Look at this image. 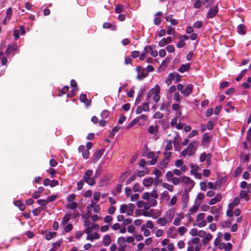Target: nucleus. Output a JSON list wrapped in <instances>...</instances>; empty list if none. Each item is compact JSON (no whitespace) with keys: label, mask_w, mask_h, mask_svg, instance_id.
Masks as SVG:
<instances>
[{"label":"nucleus","mask_w":251,"mask_h":251,"mask_svg":"<svg viewBox=\"0 0 251 251\" xmlns=\"http://www.w3.org/2000/svg\"><path fill=\"white\" fill-rule=\"evenodd\" d=\"M158 197V192L155 189L153 190L151 193L149 192L144 193L142 197L143 200L146 202V207H148L149 209L157 205V202L156 199H157Z\"/></svg>","instance_id":"obj_1"},{"label":"nucleus","mask_w":251,"mask_h":251,"mask_svg":"<svg viewBox=\"0 0 251 251\" xmlns=\"http://www.w3.org/2000/svg\"><path fill=\"white\" fill-rule=\"evenodd\" d=\"M198 146V142L194 141L191 142L186 149H184L181 153L182 156H191L196 151Z\"/></svg>","instance_id":"obj_2"},{"label":"nucleus","mask_w":251,"mask_h":251,"mask_svg":"<svg viewBox=\"0 0 251 251\" xmlns=\"http://www.w3.org/2000/svg\"><path fill=\"white\" fill-rule=\"evenodd\" d=\"M181 182L184 186V190L187 192H190L194 187L195 183L188 176H183L181 177Z\"/></svg>","instance_id":"obj_3"},{"label":"nucleus","mask_w":251,"mask_h":251,"mask_svg":"<svg viewBox=\"0 0 251 251\" xmlns=\"http://www.w3.org/2000/svg\"><path fill=\"white\" fill-rule=\"evenodd\" d=\"M135 207L132 203L123 204L120 206V212L121 213H126L128 216H131L133 214Z\"/></svg>","instance_id":"obj_4"},{"label":"nucleus","mask_w":251,"mask_h":251,"mask_svg":"<svg viewBox=\"0 0 251 251\" xmlns=\"http://www.w3.org/2000/svg\"><path fill=\"white\" fill-rule=\"evenodd\" d=\"M93 172L92 170H88L85 173L83 176V180L88 185L93 186L95 184V176H93Z\"/></svg>","instance_id":"obj_5"},{"label":"nucleus","mask_w":251,"mask_h":251,"mask_svg":"<svg viewBox=\"0 0 251 251\" xmlns=\"http://www.w3.org/2000/svg\"><path fill=\"white\" fill-rule=\"evenodd\" d=\"M160 87L158 85H156L154 88H152L147 94V97L149 98L152 97L153 99L156 102H158L160 99L159 96Z\"/></svg>","instance_id":"obj_6"},{"label":"nucleus","mask_w":251,"mask_h":251,"mask_svg":"<svg viewBox=\"0 0 251 251\" xmlns=\"http://www.w3.org/2000/svg\"><path fill=\"white\" fill-rule=\"evenodd\" d=\"M138 73L137 79L141 80L144 78L146 77L148 75V73L145 68H142L141 67L138 66L136 69Z\"/></svg>","instance_id":"obj_7"},{"label":"nucleus","mask_w":251,"mask_h":251,"mask_svg":"<svg viewBox=\"0 0 251 251\" xmlns=\"http://www.w3.org/2000/svg\"><path fill=\"white\" fill-rule=\"evenodd\" d=\"M219 11V8L217 5L210 7L206 14V18L212 19L215 17Z\"/></svg>","instance_id":"obj_8"},{"label":"nucleus","mask_w":251,"mask_h":251,"mask_svg":"<svg viewBox=\"0 0 251 251\" xmlns=\"http://www.w3.org/2000/svg\"><path fill=\"white\" fill-rule=\"evenodd\" d=\"M190 167L191 169L190 171L191 174L194 175L196 178L201 179L202 177V175L201 173L198 172L199 167L198 165L191 164H190Z\"/></svg>","instance_id":"obj_9"},{"label":"nucleus","mask_w":251,"mask_h":251,"mask_svg":"<svg viewBox=\"0 0 251 251\" xmlns=\"http://www.w3.org/2000/svg\"><path fill=\"white\" fill-rule=\"evenodd\" d=\"M160 212H159L158 214L153 215V210L150 209H143L142 210V215L145 217H152L154 219L159 216Z\"/></svg>","instance_id":"obj_10"},{"label":"nucleus","mask_w":251,"mask_h":251,"mask_svg":"<svg viewBox=\"0 0 251 251\" xmlns=\"http://www.w3.org/2000/svg\"><path fill=\"white\" fill-rule=\"evenodd\" d=\"M175 212V208H171L170 210H168L165 214L164 215V218L169 222V223L172 221L173 217L174 216Z\"/></svg>","instance_id":"obj_11"},{"label":"nucleus","mask_w":251,"mask_h":251,"mask_svg":"<svg viewBox=\"0 0 251 251\" xmlns=\"http://www.w3.org/2000/svg\"><path fill=\"white\" fill-rule=\"evenodd\" d=\"M182 201V204L183 208H186L187 206L189 201V192L184 191L181 198Z\"/></svg>","instance_id":"obj_12"},{"label":"nucleus","mask_w":251,"mask_h":251,"mask_svg":"<svg viewBox=\"0 0 251 251\" xmlns=\"http://www.w3.org/2000/svg\"><path fill=\"white\" fill-rule=\"evenodd\" d=\"M193 87L194 86L192 84H188L184 89H183L181 94H182L184 97H187L189 96L192 93Z\"/></svg>","instance_id":"obj_13"},{"label":"nucleus","mask_w":251,"mask_h":251,"mask_svg":"<svg viewBox=\"0 0 251 251\" xmlns=\"http://www.w3.org/2000/svg\"><path fill=\"white\" fill-rule=\"evenodd\" d=\"M152 47L150 46H146L144 48V50H143L139 56V59L140 60H143L145 59L146 55L151 51Z\"/></svg>","instance_id":"obj_14"},{"label":"nucleus","mask_w":251,"mask_h":251,"mask_svg":"<svg viewBox=\"0 0 251 251\" xmlns=\"http://www.w3.org/2000/svg\"><path fill=\"white\" fill-rule=\"evenodd\" d=\"M71 83V86L73 88L72 90L71 93V94H69L67 95V96L68 97H73L75 95V92L78 90V89L76 87L77 83H76V82L75 80L72 79L71 81V83Z\"/></svg>","instance_id":"obj_15"},{"label":"nucleus","mask_w":251,"mask_h":251,"mask_svg":"<svg viewBox=\"0 0 251 251\" xmlns=\"http://www.w3.org/2000/svg\"><path fill=\"white\" fill-rule=\"evenodd\" d=\"M172 38L170 36L168 37L167 38H162L159 42L158 45L160 47H163L166 45L172 43Z\"/></svg>","instance_id":"obj_16"},{"label":"nucleus","mask_w":251,"mask_h":251,"mask_svg":"<svg viewBox=\"0 0 251 251\" xmlns=\"http://www.w3.org/2000/svg\"><path fill=\"white\" fill-rule=\"evenodd\" d=\"M17 49L18 46L16 44L9 45L5 50L6 55L9 56L12 52L16 50Z\"/></svg>","instance_id":"obj_17"},{"label":"nucleus","mask_w":251,"mask_h":251,"mask_svg":"<svg viewBox=\"0 0 251 251\" xmlns=\"http://www.w3.org/2000/svg\"><path fill=\"white\" fill-rule=\"evenodd\" d=\"M209 0H196L193 4V7L196 9L200 8L202 4H204Z\"/></svg>","instance_id":"obj_18"},{"label":"nucleus","mask_w":251,"mask_h":251,"mask_svg":"<svg viewBox=\"0 0 251 251\" xmlns=\"http://www.w3.org/2000/svg\"><path fill=\"white\" fill-rule=\"evenodd\" d=\"M191 68V64L190 63H187L185 64H182L178 69V71H179L181 73H183L186 72H188L189 71Z\"/></svg>","instance_id":"obj_19"},{"label":"nucleus","mask_w":251,"mask_h":251,"mask_svg":"<svg viewBox=\"0 0 251 251\" xmlns=\"http://www.w3.org/2000/svg\"><path fill=\"white\" fill-rule=\"evenodd\" d=\"M79 100L82 102H84L86 106L91 105V100H87L86 95L82 94L80 95Z\"/></svg>","instance_id":"obj_20"},{"label":"nucleus","mask_w":251,"mask_h":251,"mask_svg":"<svg viewBox=\"0 0 251 251\" xmlns=\"http://www.w3.org/2000/svg\"><path fill=\"white\" fill-rule=\"evenodd\" d=\"M240 203V199L239 197H235L232 202L228 204V208L233 209L235 206L238 205Z\"/></svg>","instance_id":"obj_21"},{"label":"nucleus","mask_w":251,"mask_h":251,"mask_svg":"<svg viewBox=\"0 0 251 251\" xmlns=\"http://www.w3.org/2000/svg\"><path fill=\"white\" fill-rule=\"evenodd\" d=\"M71 214L70 213H66L65 216L63 217L62 220V222L61 223V226H65L67 224H68V222L70 221L71 219Z\"/></svg>","instance_id":"obj_22"},{"label":"nucleus","mask_w":251,"mask_h":251,"mask_svg":"<svg viewBox=\"0 0 251 251\" xmlns=\"http://www.w3.org/2000/svg\"><path fill=\"white\" fill-rule=\"evenodd\" d=\"M156 224L160 226H165L167 224H169V222L164 218L160 217L156 220Z\"/></svg>","instance_id":"obj_23"},{"label":"nucleus","mask_w":251,"mask_h":251,"mask_svg":"<svg viewBox=\"0 0 251 251\" xmlns=\"http://www.w3.org/2000/svg\"><path fill=\"white\" fill-rule=\"evenodd\" d=\"M143 185L145 187H149L153 183V179L152 177L145 178L143 181Z\"/></svg>","instance_id":"obj_24"},{"label":"nucleus","mask_w":251,"mask_h":251,"mask_svg":"<svg viewBox=\"0 0 251 251\" xmlns=\"http://www.w3.org/2000/svg\"><path fill=\"white\" fill-rule=\"evenodd\" d=\"M222 199L221 195L220 194L217 195L214 198L211 199L209 202V204L211 205H213L217 203L218 201H221Z\"/></svg>","instance_id":"obj_25"},{"label":"nucleus","mask_w":251,"mask_h":251,"mask_svg":"<svg viewBox=\"0 0 251 251\" xmlns=\"http://www.w3.org/2000/svg\"><path fill=\"white\" fill-rule=\"evenodd\" d=\"M111 241V239L109 235L107 234L104 236L102 240V243L104 246H108L110 244Z\"/></svg>","instance_id":"obj_26"},{"label":"nucleus","mask_w":251,"mask_h":251,"mask_svg":"<svg viewBox=\"0 0 251 251\" xmlns=\"http://www.w3.org/2000/svg\"><path fill=\"white\" fill-rule=\"evenodd\" d=\"M175 73H170L166 79V83L168 85H170L172 81L175 80Z\"/></svg>","instance_id":"obj_27"},{"label":"nucleus","mask_w":251,"mask_h":251,"mask_svg":"<svg viewBox=\"0 0 251 251\" xmlns=\"http://www.w3.org/2000/svg\"><path fill=\"white\" fill-rule=\"evenodd\" d=\"M2 49L0 47V59L1 60V64L5 65L7 62V59L6 57L4 56V53L2 51Z\"/></svg>","instance_id":"obj_28"},{"label":"nucleus","mask_w":251,"mask_h":251,"mask_svg":"<svg viewBox=\"0 0 251 251\" xmlns=\"http://www.w3.org/2000/svg\"><path fill=\"white\" fill-rule=\"evenodd\" d=\"M237 32L241 35H244L246 33L245 27L243 24L238 25L237 27Z\"/></svg>","instance_id":"obj_29"},{"label":"nucleus","mask_w":251,"mask_h":251,"mask_svg":"<svg viewBox=\"0 0 251 251\" xmlns=\"http://www.w3.org/2000/svg\"><path fill=\"white\" fill-rule=\"evenodd\" d=\"M209 154H212L211 153L203 152L200 156V161L203 162L206 161L209 158Z\"/></svg>","instance_id":"obj_30"},{"label":"nucleus","mask_w":251,"mask_h":251,"mask_svg":"<svg viewBox=\"0 0 251 251\" xmlns=\"http://www.w3.org/2000/svg\"><path fill=\"white\" fill-rule=\"evenodd\" d=\"M143 187L141 186L139 184L136 183L133 186V190L134 192H141L144 190Z\"/></svg>","instance_id":"obj_31"},{"label":"nucleus","mask_w":251,"mask_h":251,"mask_svg":"<svg viewBox=\"0 0 251 251\" xmlns=\"http://www.w3.org/2000/svg\"><path fill=\"white\" fill-rule=\"evenodd\" d=\"M169 162L168 160L164 158L162 161L159 162L158 166L160 169H163L167 165Z\"/></svg>","instance_id":"obj_32"},{"label":"nucleus","mask_w":251,"mask_h":251,"mask_svg":"<svg viewBox=\"0 0 251 251\" xmlns=\"http://www.w3.org/2000/svg\"><path fill=\"white\" fill-rule=\"evenodd\" d=\"M148 131L152 134H155L157 132V127L156 126H151L148 129Z\"/></svg>","instance_id":"obj_33"},{"label":"nucleus","mask_w":251,"mask_h":251,"mask_svg":"<svg viewBox=\"0 0 251 251\" xmlns=\"http://www.w3.org/2000/svg\"><path fill=\"white\" fill-rule=\"evenodd\" d=\"M137 206L139 208H143V209H149L146 206V202L143 201H139L136 203Z\"/></svg>","instance_id":"obj_34"},{"label":"nucleus","mask_w":251,"mask_h":251,"mask_svg":"<svg viewBox=\"0 0 251 251\" xmlns=\"http://www.w3.org/2000/svg\"><path fill=\"white\" fill-rule=\"evenodd\" d=\"M169 108V103L167 101H164L160 105V110L161 111H168Z\"/></svg>","instance_id":"obj_35"},{"label":"nucleus","mask_w":251,"mask_h":251,"mask_svg":"<svg viewBox=\"0 0 251 251\" xmlns=\"http://www.w3.org/2000/svg\"><path fill=\"white\" fill-rule=\"evenodd\" d=\"M141 229L144 232V235L145 237H148L150 235V231L146 228L145 225H143L141 227Z\"/></svg>","instance_id":"obj_36"},{"label":"nucleus","mask_w":251,"mask_h":251,"mask_svg":"<svg viewBox=\"0 0 251 251\" xmlns=\"http://www.w3.org/2000/svg\"><path fill=\"white\" fill-rule=\"evenodd\" d=\"M56 235V233L54 231L50 232L46 234V239L47 240H50L55 236Z\"/></svg>","instance_id":"obj_37"},{"label":"nucleus","mask_w":251,"mask_h":251,"mask_svg":"<svg viewBox=\"0 0 251 251\" xmlns=\"http://www.w3.org/2000/svg\"><path fill=\"white\" fill-rule=\"evenodd\" d=\"M162 187L164 188H166L170 192H173L174 191V188L173 186L169 184L164 183L162 184Z\"/></svg>","instance_id":"obj_38"},{"label":"nucleus","mask_w":251,"mask_h":251,"mask_svg":"<svg viewBox=\"0 0 251 251\" xmlns=\"http://www.w3.org/2000/svg\"><path fill=\"white\" fill-rule=\"evenodd\" d=\"M173 99L176 101L178 102H180L182 99V98L180 97L179 93L177 92L175 93V94H174Z\"/></svg>","instance_id":"obj_39"},{"label":"nucleus","mask_w":251,"mask_h":251,"mask_svg":"<svg viewBox=\"0 0 251 251\" xmlns=\"http://www.w3.org/2000/svg\"><path fill=\"white\" fill-rule=\"evenodd\" d=\"M138 122V119L135 118L126 127L127 129L130 128L131 127L135 125Z\"/></svg>","instance_id":"obj_40"},{"label":"nucleus","mask_w":251,"mask_h":251,"mask_svg":"<svg viewBox=\"0 0 251 251\" xmlns=\"http://www.w3.org/2000/svg\"><path fill=\"white\" fill-rule=\"evenodd\" d=\"M109 115V112L106 110H103L100 116L102 119H107Z\"/></svg>","instance_id":"obj_41"},{"label":"nucleus","mask_w":251,"mask_h":251,"mask_svg":"<svg viewBox=\"0 0 251 251\" xmlns=\"http://www.w3.org/2000/svg\"><path fill=\"white\" fill-rule=\"evenodd\" d=\"M15 205L19 207L21 210H24L25 208L24 204H23L20 201H17L15 202Z\"/></svg>","instance_id":"obj_42"},{"label":"nucleus","mask_w":251,"mask_h":251,"mask_svg":"<svg viewBox=\"0 0 251 251\" xmlns=\"http://www.w3.org/2000/svg\"><path fill=\"white\" fill-rule=\"evenodd\" d=\"M43 209L44 208L41 207L36 208L33 210L32 213L35 216H38Z\"/></svg>","instance_id":"obj_43"},{"label":"nucleus","mask_w":251,"mask_h":251,"mask_svg":"<svg viewBox=\"0 0 251 251\" xmlns=\"http://www.w3.org/2000/svg\"><path fill=\"white\" fill-rule=\"evenodd\" d=\"M167 145L165 147V151H168L172 149V141L171 140H168L166 141Z\"/></svg>","instance_id":"obj_44"},{"label":"nucleus","mask_w":251,"mask_h":251,"mask_svg":"<svg viewBox=\"0 0 251 251\" xmlns=\"http://www.w3.org/2000/svg\"><path fill=\"white\" fill-rule=\"evenodd\" d=\"M93 207V212L96 213H99L100 211V206L99 205H93L92 204H89L88 208Z\"/></svg>","instance_id":"obj_45"},{"label":"nucleus","mask_w":251,"mask_h":251,"mask_svg":"<svg viewBox=\"0 0 251 251\" xmlns=\"http://www.w3.org/2000/svg\"><path fill=\"white\" fill-rule=\"evenodd\" d=\"M200 206V204L199 203H198L197 204H195L189 210V212L190 213H195L196 212L198 209V208Z\"/></svg>","instance_id":"obj_46"},{"label":"nucleus","mask_w":251,"mask_h":251,"mask_svg":"<svg viewBox=\"0 0 251 251\" xmlns=\"http://www.w3.org/2000/svg\"><path fill=\"white\" fill-rule=\"evenodd\" d=\"M73 228V225L71 224H67L64 227V231L68 233L71 231Z\"/></svg>","instance_id":"obj_47"},{"label":"nucleus","mask_w":251,"mask_h":251,"mask_svg":"<svg viewBox=\"0 0 251 251\" xmlns=\"http://www.w3.org/2000/svg\"><path fill=\"white\" fill-rule=\"evenodd\" d=\"M69 91L68 86H64L61 90L60 91L59 93L58 94V96H61L62 95L66 94Z\"/></svg>","instance_id":"obj_48"},{"label":"nucleus","mask_w":251,"mask_h":251,"mask_svg":"<svg viewBox=\"0 0 251 251\" xmlns=\"http://www.w3.org/2000/svg\"><path fill=\"white\" fill-rule=\"evenodd\" d=\"M239 199H244L245 198L246 200H248V199L246 198L247 196V192L245 190H242L240 191L239 193Z\"/></svg>","instance_id":"obj_49"},{"label":"nucleus","mask_w":251,"mask_h":251,"mask_svg":"<svg viewBox=\"0 0 251 251\" xmlns=\"http://www.w3.org/2000/svg\"><path fill=\"white\" fill-rule=\"evenodd\" d=\"M210 141V137L207 133H205L203 135L202 143H208Z\"/></svg>","instance_id":"obj_50"},{"label":"nucleus","mask_w":251,"mask_h":251,"mask_svg":"<svg viewBox=\"0 0 251 251\" xmlns=\"http://www.w3.org/2000/svg\"><path fill=\"white\" fill-rule=\"evenodd\" d=\"M178 231L181 236H182L187 231V228L185 226H180L178 228Z\"/></svg>","instance_id":"obj_51"},{"label":"nucleus","mask_w":251,"mask_h":251,"mask_svg":"<svg viewBox=\"0 0 251 251\" xmlns=\"http://www.w3.org/2000/svg\"><path fill=\"white\" fill-rule=\"evenodd\" d=\"M71 202L72 203H70L68 204V206H67L68 208L74 209V210L76 209L77 207V203L75 202H74V201Z\"/></svg>","instance_id":"obj_52"},{"label":"nucleus","mask_w":251,"mask_h":251,"mask_svg":"<svg viewBox=\"0 0 251 251\" xmlns=\"http://www.w3.org/2000/svg\"><path fill=\"white\" fill-rule=\"evenodd\" d=\"M166 177L168 181H171L174 177L173 172H168L166 174Z\"/></svg>","instance_id":"obj_53"},{"label":"nucleus","mask_w":251,"mask_h":251,"mask_svg":"<svg viewBox=\"0 0 251 251\" xmlns=\"http://www.w3.org/2000/svg\"><path fill=\"white\" fill-rule=\"evenodd\" d=\"M175 33V29L171 26L167 27V33L169 35H173Z\"/></svg>","instance_id":"obj_54"},{"label":"nucleus","mask_w":251,"mask_h":251,"mask_svg":"<svg viewBox=\"0 0 251 251\" xmlns=\"http://www.w3.org/2000/svg\"><path fill=\"white\" fill-rule=\"evenodd\" d=\"M246 72H247L246 69L242 70L240 72V73L236 77V80L238 81L240 80H241L242 79V78L243 77L244 74L246 73Z\"/></svg>","instance_id":"obj_55"},{"label":"nucleus","mask_w":251,"mask_h":251,"mask_svg":"<svg viewBox=\"0 0 251 251\" xmlns=\"http://www.w3.org/2000/svg\"><path fill=\"white\" fill-rule=\"evenodd\" d=\"M164 116V115L161 113V112L157 111L155 113V114L153 115V118L154 119H162Z\"/></svg>","instance_id":"obj_56"},{"label":"nucleus","mask_w":251,"mask_h":251,"mask_svg":"<svg viewBox=\"0 0 251 251\" xmlns=\"http://www.w3.org/2000/svg\"><path fill=\"white\" fill-rule=\"evenodd\" d=\"M206 224H207V222H206V220H202L201 221H200L197 222V225L199 227H202L205 226L206 225Z\"/></svg>","instance_id":"obj_57"},{"label":"nucleus","mask_w":251,"mask_h":251,"mask_svg":"<svg viewBox=\"0 0 251 251\" xmlns=\"http://www.w3.org/2000/svg\"><path fill=\"white\" fill-rule=\"evenodd\" d=\"M172 183L175 185H178V184H179V183L180 182H181V177H179V178H177V177H174L172 180H171Z\"/></svg>","instance_id":"obj_58"},{"label":"nucleus","mask_w":251,"mask_h":251,"mask_svg":"<svg viewBox=\"0 0 251 251\" xmlns=\"http://www.w3.org/2000/svg\"><path fill=\"white\" fill-rule=\"evenodd\" d=\"M161 198L165 199L167 201L170 199V196L167 191H164L161 194Z\"/></svg>","instance_id":"obj_59"},{"label":"nucleus","mask_w":251,"mask_h":251,"mask_svg":"<svg viewBox=\"0 0 251 251\" xmlns=\"http://www.w3.org/2000/svg\"><path fill=\"white\" fill-rule=\"evenodd\" d=\"M37 203L41 206H46L48 202L47 200L40 199L37 201Z\"/></svg>","instance_id":"obj_60"},{"label":"nucleus","mask_w":251,"mask_h":251,"mask_svg":"<svg viewBox=\"0 0 251 251\" xmlns=\"http://www.w3.org/2000/svg\"><path fill=\"white\" fill-rule=\"evenodd\" d=\"M12 14V8L9 7L6 10V16L7 17V20H10Z\"/></svg>","instance_id":"obj_61"},{"label":"nucleus","mask_w":251,"mask_h":251,"mask_svg":"<svg viewBox=\"0 0 251 251\" xmlns=\"http://www.w3.org/2000/svg\"><path fill=\"white\" fill-rule=\"evenodd\" d=\"M126 239L124 237H120L118 239V243L119 246L125 245Z\"/></svg>","instance_id":"obj_62"},{"label":"nucleus","mask_w":251,"mask_h":251,"mask_svg":"<svg viewBox=\"0 0 251 251\" xmlns=\"http://www.w3.org/2000/svg\"><path fill=\"white\" fill-rule=\"evenodd\" d=\"M102 153H103V151H101V150H98L95 153V158L97 159V160H98L99 159L101 156L102 155Z\"/></svg>","instance_id":"obj_63"},{"label":"nucleus","mask_w":251,"mask_h":251,"mask_svg":"<svg viewBox=\"0 0 251 251\" xmlns=\"http://www.w3.org/2000/svg\"><path fill=\"white\" fill-rule=\"evenodd\" d=\"M202 26V23L201 21H198L196 22L194 25L193 27L195 28H200Z\"/></svg>","instance_id":"obj_64"}]
</instances>
